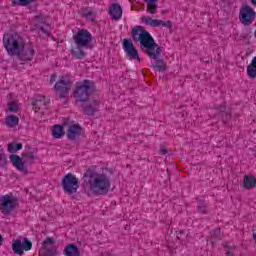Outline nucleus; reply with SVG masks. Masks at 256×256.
Returning a JSON list of instances; mask_svg holds the SVG:
<instances>
[{"mask_svg": "<svg viewBox=\"0 0 256 256\" xmlns=\"http://www.w3.org/2000/svg\"><path fill=\"white\" fill-rule=\"evenodd\" d=\"M131 37L134 43H140L141 51L155 61L152 63V67L160 73H165L167 71V64L161 58L163 48L155 42L151 33L145 30L143 26H135L132 28Z\"/></svg>", "mask_w": 256, "mask_h": 256, "instance_id": "f257e3e1", "label": "nucleus"}, {"mask_svg": "<svg viewBox=\"0 0 256 256\" xmlns=\"http://www.w3.org/2000/svg\"><path fill=\"white\" fill-rule=\"evenodd\" d=\"M97 91L95 82L91 80H83L76 83V89L74 90V99L76 103H82V109L85 115L92 117L99 111V100L90 99L91 95Z\"/></svg>", "mask_w": 256, "mask_h": 256, "instance_id": "f03ea898", "label": "nucleus"}, {"mask_svg": "<svg viewBox=\"0 0 256 256\" xmlns=\"http://www.w3.org/2000/svg\"><path fill=\"white\" fill-rule=\"evenodd\" d=\"M83 179L94 195H107L111 189V180L107 174H99L88 169L83 174Z\"/></svg>", "mask_w": 256, "mask_h": 256, "instance_id": "7ed1b4c3", "label": "nucleus"}, {"mask_svg": "<svg viewBox=\"0 0 256 256\" xmlns=\"http://www.w3.org/2000/svg\"><path fill=\"white\" fill-rule=\"evenodd\" d=\"M73 39L76 47L71 50V54L75 59H85L87 53L83 49H89V45L93 43V35L87 29H79Z\"/></svg>", "mask_w": 256, "mask_h": 256, "instance_id": "20e7f679", "label": "nucleus"}, {"mask_svg": "<svg viewBox=\"0 0 256 256\" xmlns=\"http://www.w3.org/2000/svg\"><path fill=\"white\" fill-rule=\"evenodd\" d=\"M23 37L18 32L4 33L3 45L10 57L19 54L23 47Z\"/></svg>", "mask_w": 256, "mask_h": 256, "instance_id": "39448f33", "label": "nucleus"}, {"mask_svg": "<svg viewBox=\"0 0 256 256\" xmlns=\"http://www.w3.org/2000/svg\"><path fill=\"white\" fill-rule=\"evenodd\" d=\"M17 207H19V198L15 197L13 193L2 196L0 200V211L2 215H10Z\"/></svg>", "mask_w": 256, "mask_h": 256, "instance_id": "423d86ee", "label": "nucleus"}, {"mask_svg": "<svg viewBox=\"0 0 256 256\" xmlns=\"http://www.w3.org/2000/svg\"><path fill=\"white\" fill-rule=\"evenodd\" d=\"M62 189L67 195H73L77 193L79 189V178L72 173L66 174L61 181Z\"/></svg>", "mask_w": 256, "mask_h": 256, "instance_id": "0eeeda50", "label": "nucleus"}, {"mask_svg": "<svg viewBox=\"0 0 256 256\" xmlns=\"http://www.w3.org/2000/svg\"><path fill=\"white\" fill-rule=\"evenodd\" d=\"M256 19V12L251 6L245 4L241 7L239 12V21L244 27H249Z\"/></svg>", "mask_w": 256, "mask_h": 256, "instance_id": "6e6552de", "label": "nucleus"}, {"mask_svg": "<svg viewBox=\"0 0 256 256\" xmlns=\"http://www.w3.org/2000/svg\"><path fill=\"white\" fill-rule=\"evenodd\" d=\"M33 249V242L29 238L16 239L12 242V250L15 255H23L25 251H31Z\"/></svg>", "mask_w": 256, "mask_h": 256, "instance_id": "1a4fd4ad", "label": "nucleus"}, {"mask_svg": "<svg viewBox=\"0 0 256 256\" xmlns=\"http://www.w3.org/2000/svg\"><path fill=\"white\" fill-rule=\"evenodd\" d=\"M71 87H73V82L70 80L60 79L58 82H56L54 90L56 93H58L60 99H65V97L69 95Z\"/></svg>", "mask_w": 256, "mask_h": 256, "instance_id": "9d476101", "label": "nucleus"}, {"mask_svg": "<svg viewBox=\"0 0 256 256\" xmlns=\"http://www.w3.org/2000/svg\"><path fill=\"white\" fill-rule=\"evenodd\" d=\"M122 45H123V49L129 59L141 61V58L139 57V51L135 47V44H133V40L124 39L122 42Z\"/></svg>", "mask_w": 256, "mask_h": 256, "instance_id": "9b49d317", "label": "nucleus"}, {"mask_svg": "<svg viewBox=\"0 0 256 256\" xmlns=\"http://www.w3.org/2000/svg\"><path fill=\"white\" fill-rule=\"evenodd\" d=\"M14 57H18L20 61H33V57H35V49H33L31 44L25 45L24 42L19 53L15 54Z\"/></svg>", "mask_w": 256, "mask_h": 256, "instance_id": "f8f14e48", "label": "nucleus"}, {"mask_svg": "<svg viewBox=\"0 0 256 256\" xmlns=\"http://www.w3.org/2000/svg\"><path fill=\"white\" fill-rule=\"evenodd\" d=\"M50 245H55V239L51 237H47L39 250L40 255L43 256H56L57 255V247L53 246L49 248Z\"/></svg>", "mask_w": 256, "mask_h": 256, "instance_id": "ddd939ff", "label": "nucleus"}, {"mask_svg": "<svg viewBox=\"0 0 256 256\" xmlns=\"http://www.w3.org/2000/svg\"><path fill=\"white\" fill-rule=\"evenodd\" d=\"M214 109L217 112H219L222 123H224V125H228V123L232 119V111L230 107H227V102H223L222 104L215 105Z\"/></svg>", "mask_w": 256, "mask_h": 256, "instance_id": "4468645a", "label": "nucleus"}, {"mask_svg": "<svg viewBox=\"0 0 256 256\" xmlns=\"http://www.w3.org/2000/svg\"><path fill=\"white\" fill-rule=\"evenodd\" d=\"M81 133H83V128H81V125L72 124L68 127V130L66 132V137L70 141H75V139H77V137H81Z\"/></svg>", "mask_w": 256, "mask_h": 256, "instance_id": "2eb2a0df", "label": "nucleus"}, {"mask_svg": "<svg viewBox=\"0 0 256 256\" xmlns=\"http://www.w3.org/2000/svg\"><path fill=\"white\" fill-rule=\"evenodd\" d=\"M10 160L12 165L18 170L22 171V173H27V166H25V162H23V158H21L17 154H12L10 156Z\"/></svg>", "mask_w": 256, "mask_h": 256, "instance_id": "dca6fc26", "label": "nucleus"}, {"mask_svg": "<svg viewBox=\"0 0 256 256\" xmlns=\"http://www.w3.org/2000/svg\"><path fill=\"white\" fill-rule=\"evenodd\" d=\"M110 15L114 21H119L123 17V8L118 3H114L110 8Z\"/></svg>", "mask_w": 256, "mask_h": 256, "instance_id": "f3484780", "label": "nucleus"}, {"mask_svg": "<svg viewBox=\"0 0 256 256\" xmlns=\"http://www.w3.org/2000/svg\"><path fill=\"white\" fill-rule=\"evenodd\" d=\"M244 189L251 190L256 187V178L254 175H245L243 180Z\"/></svg>", "mask_w": 256, "mask_h": 256, "instance_id": "a211bd4d", "label": "nucleus"}, {"mask_svg": "<svg viewBox=\"0 0 256 256\" xmlns=\"http://www.w3.org/2000/svg\"><path fill=\"white\" fill-rule=\"evenodd\" d=\"M82 15L91 23H95V19L97 17V12L93 10L91 7H86L82 9Z\"/></svg>", "mask_w": 256, "mask_h": 256, "instance_id": "6ab92c4d", "label": "nucleus"}, {"mask_svg": "<svg viewBox=\"0 0 256 256\" xmlns=\"http://www.w3.org/2000/svg\"><path fill=\"white\" fill-rule=\"evenodd\" d=\"M64 255L66 256H80L81 252L79 251V247L75 244H68L64 249Z\"/></svg>", "mask_w": 256, "mask_h": 256, "instance_id": "aec40b11", "label": "nucleus"}, {"mask_svg": "<svg viewBox=\"0 0 256 256\" xmlns=\"http://www.w3.org/2000/svg\"><path fill=\"white\" fill-rule=\"evenodd\" d=\"M43 105H47V102H45L44 96H39L37 99H35L32 102L33 110L35 111V113H39V111H41V107H43Z\"/></svg>", "mask_w": 256, "mask_h": 256, "instance_id": "412c9836", "label": "nucleus"}, {"mask_svg": "<svg viewBox=\"0 0 256 256\" xmlns=\"http://www.w3.org/2000/svg\"><path fill=\"white\" fill-rule=\"evenodd\" d=\"M247 75L249 79H256V56L252 59L247 67Z\"/></svg>", "mask_w": 256, "mask_h": 256, "instance_id": "4be33fe9", "label": "nucleus"}, {"mask_svg": "<svg viewBox=\"0 0 256 256\" xmlns=\"http://www.w3.org/2000/svg\"><path fill=\"white\" fill-rule=\"evenodd\" d=\"M52 135L54 139H61V137L65 135V130L63 129V126L54 125V128L52 130Z\"/></svg>", "mask_w": 256, "mask_h": 256, "instance_id": "5701e85b", "label": "nucleus"}, {"mask_svg": "<svg viewBox=\"0 0 256 256\" xmlns=\"http://www.w3.org/2000/svg\"><path fill=\"white\" fill-rule=\"evenodd\" d=\"M6 125L8 127H17L19 125V117L16 115H10L6 118Z\"/></svg>", "mask_w": 256, "mask_h": 256, "instance_id": "b1692460", "label": "nucleus"}, {"mask_svg": "<svg viewBox=\"0 0 256 256\" xmlns=\"http://www.w3.org/2000/svg\"><path fill=\"white\" fill-rule=\"evenodd\" d=\"M21 149H23V143L11 142L8 144L9 153H17V151H21Z\"/></svg>", "mask_w": 256, "mask_h": 256, "instance_id": "393cba45", "label": "nucleus"}, {"mask_svg": "<svg viewBox=\"0 0 256 256\" xmlns=\"http://www.w3.org/2000/svg\"><path fill=\"white\" fill-rule=\"evenodd\" d=\"M223 239V235L221 234V228H216L211 233V239L210 241L212 243H215V241H221Z\"/></svg>", "mask_w": 256, "mask_h": 256, "instance_id": "a878e982", "label": "nucleus"}, {"mask_svg": "<svg viewBox=\"0 0 256 256\" xmlns=\"http://www.w3.org/2000/svg\"><path fill=\"white\" fill-rule=\"evenodd\" d=\"M35 0H12L13 7H27V5H31Z\"/></svg>", "mask_w": 256, "mask_h": 256, "instance_id": "bb28decb", "label": "nucleus"}, {"mask_svg": "<svg viewBox=\"0 0 256 256\" xmlns=\"http://www.w3.org/2000/svg\"><path fill=\"white\" fill-rule=\"evenodd\" d=\"M223 247L226 249V255L227 256H234L235 255V247L234 246H229V243H224Z\"/></svg>", "mask_w": 256, "mask_h": 256, "instance_id": "cd10ccee", "label": "nucleus"}, {"mask_svg": "<svg viewBox=\"0 0 256 256\" xmlns=\"http://www.w3.org/2000/svg\"><path fill=\"white\" fill-rule=\"evenodd\" d=\"M8 111L10 113H17L19 111V105L15 102H8Z\"/></svg>", "mask_w": 256, "mask_h": 256, "instance_id": "c85d7f7f", "label": "nucleus"}, {"mask_svg": "<svg viewBox=\"0 0 256 256\" xmlns=\"http://www.w3.org/2000/svg\"><path fill=\"white\" fill-rule=\"evenodd\" d=\"M22 159H24V163H27V161H33L35 159V154H33V152L24 153L22 154Z\"/></svg>", "mask_w": 256, "mask_h": 256, "instance_id": "c756f323", "label": "nucleus"}, {"mask_svg": "<svg viewBox=\"0 0 256 256\" xmlns=\"http://www.w3.org/2000/svg\"><path fill=\"white\" fill-rule=\"evenodd\" d=\"M157 7L158 6L155 3L147 4V11L152 15H155V13H157Z\"/></svg>", "mask_w": 256, "mask_h": 256, "instance_id": "7c9ffc66", "label": "nucleus"}, {"mask_svg": "<svg viewBox=\"0 0 256 256\" xmlns=\"http://www.w3.org/2000/svg\"><path fill=\"white\" fill-rule=\"evenodd\" d=\"M34 19L39 23L40 25H45L47 23V18L43 15H36Z\"/></svg>", "mask_w": 256, "mask_h": 256, "instance_id": "2f4dec72", "label": "nucleus"}, {"mask_svg": "<svg viewBox=\"0 0 256 256\" xmlns=\"http://www.w3.org/2000/svg\"><path fill=\"white\" fill-rule=\"evenodd\" d=\"M198 211L199 213H207V204L205 202H199L198 203Z\"/></svg>", "mask_w": 256, "mask_h": 256, "instance_id": "473e14b6", "label": "nucleus"}, {"mask_svg": "<svg viewBox=\"0 0 256 256\" xmlns=\"http://www.w3.org/2000/svg\"><path fill=\"white\" fill-rule=\"evenodd\" d=\"M141 19L145 25H149L151 27L153 23V19L151 17H142Z\"/></svg>", "mask_w": 256, "mask_h": 256, "instance_id": "72a5a7b5", "label": "nucleus"}, {"mask_svg": "<svg viewBox=\"0 0 256 256\" xmlns=\"http://www.w3.org/2000/svg\"><path fill=\"white\" fill-rule=\"evenodd\" d=\"M161 25H162V27H167L168 29H171V27H173V23L170 20H168L166 22L162 20Z\"/></svg>", "mask_w": 256, "mask_h": 256, "instance_id": "f704fd0d", "label": "nucleus"}, {"mask_svg": "<svg viewBox=\"0 0 256 256\" xmlns=\"http://www.w3.org/2000/svg\"><path fill=\"white\" fill-rule=\"evenodd\" d=\"M163 23V20L153 19L151 27H159Z\"/></svg>", "mask_w": 256, "mask_h": 256, "instance_id": "c9c22d12", "label": "nucleus"}, {"mask_svg": "<svg viewBox=\"0 0 256 256\" xmlns=\"http://www.w3.org/2000/svg\"><path fill=\"white\" fill-rule=\"evenodd\" d=\"M39 31H42L45 35H49V31H47L43 26L38 27Z\"/></svg>", "mask_w": 256, "mask_h": 256, "instance_id": "e433bc0d", "label": "nucleus"}, {"mask_svg": "<svg viewBox=\"0 0 256 256\" xmlns=\"http://www.w3.org/2000/svg\"><path fill=\"white\" fill-rule=\"evenodd\" d=\"M167 153H169V150L167 148H161L160 149V154L161 155H167Z\"/></svg>", "mask_w": 256, "mask_h": 256, "instance_id": "4c0bfd02", "label": "nucleus"}, {"mask_svg": "<svg viewBox=\"0 0 256 256\" xmlns=\"http://www.w3.org/2000/svg\"><path fill=\"white\" fill-rule=\"evenodd\" d=\"M56 79H57V75L53 74L51 76L50 83H55Z\"/></svg>", "mask_w": 256, "mask_h": 256, "instance_id": "58836bf2", "label": "nucleus"}, {"mask_svg": "<svg viewBox=\"0 0 256 256\" xmlns=\"http://www.w3.org/2000/svg\"><path fill=\"white\" fill-rule=\"evenodd\" d=\"M5 159V154H3V150H0V161H3Z\"/></svg>", "mask_w": 256, "mask_h": 256, "instance_id": "ea45409f", "label": "nucleus"}, {"mask_svg": "<svg viewBox=\"0 0 256 256\" xmlns=\"http://www.w3.org/2000/svg\"><path fill=\"white\" fill-rule=\"evenodd\" d=\"M144 1L147 4H153V3L157 2V0H144Z\"/></svg>", "mask_w": 256, "mask_h": 256, "instance_id": "a19ab883", "label": "nucleus"}, {"mask_svg": "<svg viewBox=\"0 0 256 256\" xmlns=\"http://www.w3.org/2000/svg\"><path fill=\"white\" fill-rule=\"evenodd\" d=\"M3 245V236L0 234V247Z\"/></svg>", "mask_w": 256, "mask_h": 256, "instance_id": "79ce46f5", "label": "nucleus"}, {"mask_svg": "<svg viewBox=\"0 0 256 256\" xmlns=\"http://www.w3.org/2000/svg\"><path fill=\"white\" fill-rule=\"evenodd\" d=\"M251 4L256 7V0H250Z\"/></svg>", "mask_w": 256, "mask_h": 256, "instance_id": "37998d69", "label": "nucleus"}, {"mask_svg": "<svg viewBox=\"0 0 256 256\" xmlns=\"http://www.w3.org/2000/svg\"><path fill=\"white\" fill-rule=\"evenodd\" d=\"M178 235H185V231H183V230H181L179 233H178Z\"/></svg>", "mask_w": 256, "mask_h": 256, "instance_id": "c03bdc74", "label": "nucleus"}, {"mask_svg": "<svg viewBox=\"0 0 256 256\" xmlns=\"http://www.w3.org/2000/svg\"><path fill=\"white\" fill-rule=\"evenodd\" d=\"M104 256H111V253L107 252Z\"/></svg>", "mask_w": 256, "mask_h": 256, "instance_id": "a18cd8bd", "label": "nucleus"}]
</instances>
